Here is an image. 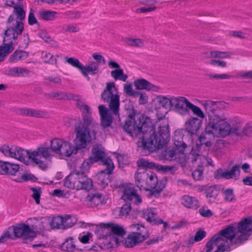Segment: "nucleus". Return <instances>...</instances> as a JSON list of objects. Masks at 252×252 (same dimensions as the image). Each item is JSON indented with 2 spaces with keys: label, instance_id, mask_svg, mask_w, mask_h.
Wrapping results in <instances>:
<instances>
[{
  "label": "nucleus",
  "instance_id": "nucleus-32",
  "mask_svg": "<svg viewBox=\"0 0 252 252\" xmlns=\"http://www.w3.org/2000/svg\"><path fill=\"white\" fill-rule=\"evenodd\" d=\"M233 55V53L230 52H221L220 51L214 50L210 52L207 56V58L220 59H232Z\"/></svg>",
  "mask_w": 252,
  "mask_h": 252
},
{
  "label": "nucleus",
  "instance_id": "nucleus-35",
  "mask_svg": "<svg viewBox=\"0 0 252 252\" xmlns=\"http://www.w3.org/2000/svg\"><path fill=\"white\" fill-rule=\"evenodd\" d=\"M28 69L22 67H14L9 69L8 73L13 76H24L29 74Z\"/></svg>",
  "mask_w": 252,
  "mask_h": 252
},
{
  "label": "nucleus",
  "instance_id": "nucleus-14",
  "mask_svg": "<svg viewBox=\"0 0 252 252\" xmlns=\"http://www.w3.org/2000/svg\"><path fill=\"white\" fill-rule=\"evenodd\" d=\"M171 109L180 114L185 115L188 113V107L190 102L183 96H172Z\"/></svg>",
  "mask_w": 252,
  "mask_h": 252
},
{
  "label": "nucleus",
  "instance_id": "nucleus-48",
  "mask_svg": "<svg viewBox=\"0 0 252 252\" xmlns=\"http://www.w3.org/2000/svg\"><path fill=\"white\" fill-rule=\"evenodd\" d=\"M157 168L165 173H169L173 174L178 170V168L175 166H166V165H157Z\"/></svg>",
  "mask_w": 252,
  "mask_h": 252
},
{
  "label": "nucleus",
  "instance_id": "nucleus-4",
  "mask_svg": "<svg viewBox=\"0 0 252 252\" xmlns=\"http://www.w3.org/2000/svg\"><path fill=\"white\" fill-rule=\"evenodd\" d=\"M13 158L27 165H37L42 169L48 167L50 155L48 148L41 146L34 150H26L15 146Z\"/></svg>",
  "mask_w": 252,
  "mask_h": 252
},
{
  "label": "nucleus",
  "instance_id": "nucleus-36",
  "mask_svg": "<svg viewBox=\"0 0 252 252\" xmlns=\"http://www.w3.org/2000/svg\"><path fill=\"white\" fill-rule=\"evenodd\" d=\"M41 57L45 63L56 65L57 63L59 56L58 55L54 56L49 52L43 51L42 52Z\"/></svg>",
  "mask_w": 252,
  "mask_h": 252
},
{
  "label": "nucleus",
  "instance_id": "nucleus-20",
  "mask_svg": "<svg viewBox=\"0 0 252 252\" xmlns=\"http://www.w3.org/2000/svg\"><path fill=\"white\" fill-rule=\"evenodd\" d=\"M144 238L141 234L130 233L123 241L125 247L133 248L143 242Z\"/></svg>",
  "mask_w": 252,
  "mask_h": 252
},
{
  "label": "nucleus",
  "instance_id": "nucleus-24",
  "mask_svg": "<svg viewBox=\"0 0 252 252\" xmlns=\"http://www.w3.org/2000/svg\"><path fill=\"white\" fill-rule=\"evenodd\" d=\"M98 111L101 126L104 127L109 126L112 122V118L109 114L107 108L104 105H100L98 106Z\"/></svg>",
  "mask_w": 252,
  "mask_h": 252
},
{
  "label": "nucleus",
  "instance_id": "nucleus-61",
  "mask_svg": "<svg viewBox=\"0 0 252 252\" xmlns=\"http://www.w3.org/2000/svg\"><path fill=\"white\" fill-rule=\"evenodd\" d=\"M224 142L223 140L218 141L214 148L215 151L218 153H222L224 152L223 148Z\"/></svg>",
  "mask_w": 252,
  "mask_h": 252
},
{
  "label": "nucleus",
  "instance_id": "nucleus-40",
  "mask_svg": "<svg viewBox=\"0 0 252 252\" xmlns=\"http://www.w3.org/2000/svg\"><path fill=\"white\" fill-rule=\"evenodd\" d=\"M111 76L115 80H121L126 81L127 78V76L124 73L123 69L119 68L111 71Z\"/></svg>",
  "mask_w": 252,
  "mask_h": 252
},
{
  "label": "nucleus",
  "instance_id": "nucleus-63",
  "mask_svg": "<svg viewBox=\"0 0 252 252\" xmlns=\"http://www.w3.org/2000/svg\"><path fill=\"white\" fill-rule=\"evenodd\" d=\"M209 77L211 79H228L231 78V76L228 74H210L209 75Z\"/></svg>",
  "mask_w": 252,
  "mask_h": 252
},
{
  "label": "nucleus",
  "instance_id": "nucleus-31",
  "mask_svg": "<svg viewBox=\"0 0 252 252\" xmlns=\"http://www.w3.org/2000/svg\"><path fill=\"white\" fill-rule=\"evenodd\" d=\"M63 140L60 139V138H55L54 139H52L50 142V147H48L49 149V153L50 155V158H49V164L51 163V154L50 151L51 150L52 152H54L55 153L58 154L60 150V149L61 148V146L62 145L63 142ZM45 147L48 148V147Z\"/></svg>",
  "mask_w": 252,
  "mask_h": 252
},
{
  "label": "nucleus",
  "instance_id": "nucleus-10",
  "mask_svg": "<svg viewBox=\"0 0 252 252\" xmlns=\"http://www.w3.org/2000/svg\"><path fill=\"white\" fill-rule=\"evenodd\" d=\"M20 28L22 29L20 33L18 34L15 39H11L14 45H18L20 49H25L29 46L30 38L28 33H24L22 34L24 30L23 23L15 21L14 23L12 25V26L10 28H8L7 30H13V32H15L19 29H20Z\"/></svg>",
  "mask_w": 252,
  "mask_h": 252
},
{
  "label": "nucleus",
  "instance_id": "nucleus-56",
  "mask_svg": "<svg viewBox=\"0 0 252 252\" xmlns=\"http://www.w3.org/2000/svg\"><path fill=\"white\" fill-rule=\"evenodd\" d=\"M93 234L91 232H87L86 233H83V234H80L78 237L79 241L83 243L87 244L89 243V241L91 238L92 237Z\"/></svg>",
  "mask_w": 252,
  "mask_h": 252
},
{
  "label": "nucleus",
  "instance_id": "nucleus-37",
  "mask_svg": "<svg viewBox=\"0 0 252 252\" xmlns=\"http://www.w3.org/2000/svg\"><path fill=\"white\" fill-rule=\"evenodd\" d=\"M206 196L209 203L214 202L218 194L219 191L214 187H209L206 189Z\"/></svg>",
  "mask_w": 252,
  "mask_h": 252
},
{
  "label": "nucleus",
  "instance_id": "nucleus-64",
  "mask_svg": "<svg viewBox=\"0 0 252 252\" xmlns=\"http://www.w3.org/2000/svg\"><path fill=\"white\" fill-rule=\"evenodd\" d=\"M46 80L52 84H60L62 82V79L59 76H50L46 79Z\"/></svg>",
  "mask_w": 252,
  "mask_h": 252
},
{
  "label": "nucleus",
  "instance_id": "nucleus-58",
  "mask_svg": "<svg viewBox=\"0 0 252 252\" xmlns=\"http://www.w3.org/2000/svg\"><path fill=\"white\" fill-rule=\"evenodd\" d=\"M92 57L93 59L96 61V63L104 64L106 63L104 58L99 53H94L93 54Z\"/></svg>",
  "mask_w": 252,
  "mask_h": 252
},
{
  "label": "nucleus",
  "instance_id": "nucleus-62",
  "mask_svg": "<svg viewBox=\"0 0 252 252\" xmlns=\"http://www.w3.org/2000/svg\"><path fill=\"white\" fill-rule=\"evenodd\" d=\"M206 236V232L203 230H198L194 235V240L195 242L201 241Z\"/></svg>",
  "mask_w": 252,
  "mask_h": 252
},
{
  "label": "nucleus",
  "instance_id": "nucleus-11",
  "mask_svg": "<svg viewBox=\"0 0 252 252\" xmlns=\"http://www.w3.org/2000/svg\"><path fill=\"white\" fill-rule=\"evenodd\" d=\"M104 165L106 167L104 170H101L97 175V182L102 188L106 187L111 181L110 175L114 169V165L111 159L104 160Z\"/></svg>",
  "mask_w": 252,
  "mask_h": 252
},
{
  "label": "nucleus",
  "instance_id": "nucleus-17",
  "mask_svg": "<svg viewBox=\"0 0 252 252\" xmlns=\"http://www.w3.org/2000/svg\"><path fill=\"white\" fill-rule=\"evenodd\" d=\"M122 199L126 201H130L135 204H139L142 202V198L136 193L134 187H126Z\"/></svg>",
  "mask_w": 252,
  "mask_h": 252
},
{
  "label": "nucleus",
  "instance_id": "nucleus-54",
  "mask_svg": "<svg viewBox=\"0 0 252 252\" xmlns=\"http://www.w3.org/2000/svg\"><path fill=\"white\" fill-rule=\"evenodd\" d=\"M131 208L130 205L129 204H125L122 206L121 209L119 210V216L123 218L126 216L131 211Z\"/></svg>",
  "mask_w": 252,
  "mask_h": 252
},
{
  "label": "nucleus",
  "instance_id": "nucleus-23",
  "mask_svg": "<svg viewBox=\"0 0 252 252\" xmlns=\"http://www.w3.org/2000/svg\"><path fill=\"white\" fill-rule=\"evenodd\" d=\"M79 172L71 173L65 179L64 186L70 189L77 190L79 186Z\"/></svg>",
  "mask_w": 252,
  "mask_h": 252
},
{
  "label": "nucleus",
  "instance_id": "nucleus-16",
  "mask_svg": "<svg viewBox=\"0 0 252 252\" xmlns=\"http://www.w3.org/2000/svg\"><path fill=\"white\" fill-rule=\"evenodd\" d=\"M106 230L105 236L112 232L115 235L123 237L126 234V230L122 225L113 223H101L99 228L96 230L97 233H101Z\"/></svg>",
  "mask_w": 252,
  "mask_h": 252
},
{
  "label": "nucleus",
  "instance_id": "nucleus-41",
  "mask_svg": "<svg viewBox=\"0 0 252 252\" xmlns=\"http://www.w3.org/2000/svg\"><path fill=\"white\" fill-rule=\"evenodd\" d=\"M124 41L125 43L129 46L141 47L144 46V41L141 39L127 37Z\"/></svg>",
  "mask_w": 252,
  "mask_h": 252
},
{
  "label": "nucleus",
  "instance_id": "nucleus-50",
  "mask_svg": "<svg viewBox=\"0 0 252 252\" xmlns=\"http://www.w3.org/2000/svg\"><path fill=\"white\" fill-rule=\"evenodd\" d=\"M124 92L128 96L136 97L138 95L139 92L133 90L130 83L125 84L124 86Z\"/></svg>",
  "mask_w": 252,
  "mask_h": 252
},
{
  "label": "nucleus",
  "instance_id": "nucleus-34",
  "mask_svg": "<svg viewBox=\"0 0 252 252\" xmlns=\"http://www.w3.org/2000/svg\"><path fill=\"white\" fill-rule=\"evenodd\" d=\"M172 96H165L159 95L157 97V101L159 105L162 106L163 108L171 109Z\"/></svg>",
  "mask_w": 252,
  "mask_h": 252
},
{
  "label": "nucleus",
  "instance_id": "nucleus-46",
  "mask_svg": "<svg viewBox=\"0 0 252 252\" xmlns=\"http://www.w3.org/2000/svg\"><path fill=\"white\" fill-rule=\"evenodd\" d=\"M15 150V145H3L0 149V151L6 157L13 158V152Z\"/></svg>",
  "mask_w": 252,
  "mask_h": 252
},
{
  "label": "nucleus",
  "instance_id": "nucleus-30",
  "mask_svg": "<svg viewBox=\"0 0 252 252\" xmlns=\"http://www.w3.org/2000/svg\"><path fill=\"white\" fill-rule=\"evenodd\" d=\"M99 65L94 62H92L85 66L83 65L81 72L85 77H88V74L94 75L99 72Z\"/></svg>",
  "mask_w": 252,
  "mask_h": 252
},
{
  "label": "nucleus",
  "instance_id": "nucleus-19",
  "mask_svg": "<svg viewBox=\"0 0 252 252\" xmlns=\"http://www.w3.org/2000/svg\"><path fill=\"white\" fill-rule=\"evenodd\" d=\"M25 16L26 12L21 6H15L13 14L9 17L8 19V28H10L15 21L22 22V21L25 19Z\"/></svg>",
  "mask_w": 252,
  "mask_h": 252
},
{
  "label": "nucleus",
  "instance_id": "nucleus-3",
  "mask_svg": "<svg viewBox=\"0 0 252 252\" xmlns=\"http://www.w3.org/2000/svg\"><path fill=\"white\" fill-rule=\"evenodd\" d=\"M51 97L60 100L72 99L77 101L76 104L81 112L82 120L75 125V144L79 149L85 147L91 139V134L94 135L95 128L98 126V123L93 118L90 107L82 101L80 96L77 95H68L64 93L59 92L52 93Z\"/></svg>",
  "mask_w": 252,
  "mask_h": 252
},
{
  "label": "nucleus",
  "instance_id": "nucleus-42",
  "mask_svg": "<svg viewBox=\"0 0 252 252\" xmlns=\"http://www.w3.org/2000/svg\"><path fill=\"white\" fill-rule=\"evenodd\" d=\"M64 58L65 63H67L73 67L78 69L80 71H81L83 64L78 59L74 57H68L67 56Z\"/></svg>",
  "mask_w": 252,
  "mask_h": 252
},
{
  "label": "nucleus",
  "instance_id": "nucleus-43",
  "mask_svg": "<svg viewBox=\"0 0 252 252\" xmlns=\"http://www.w3.org/2000/svg\"><path fill=\"white\" fill-rule=\"evenodd\" d=\"M77 221V218L74 216L66 215L63 217V228L73 226Z\"/></svg>",
  "mask_w": 252,
  "mask_h": 252
},
{
  "label": "nucleus",
  "instance_id": "nucleus-52",
  "mask_svg": "<svg viewBox=\"0 0 252 252\" xmlns=\"http://www.w3.org/2000/svg\"><path fill=\"white\" fill-rule=\"evenodd\" d=\"M189 104V106L188 107V109H190L192 111L194 114L197 116L198 117L200 118H204L205 117V115L202 110L197 106L194 105L191 102Z\"/></svg>",
  "mask_w": 252,
  "mask_h": 252
},
{
  "label": "nucleus",
  "instance_id": "nucleus-47",
  "mask_svg": "<svg viewBox=\"0 0 252 252\" xmlns=\"http://www.w3.org/2000/svg\"><path fill=\"white\" fill-rule=\"evenodd\" d=\"M7 167L6 168V174L14 175L18 171L20 167L17 164H14L7 162Z\"/></svg>",
  "mask_w": 252,
  "mask_h": 252
},
{
  "label": "nucleus",
  "instance_id": "nucleus-28",
  "mask_svg": "<svg viewBox=\"0 0 252 252\" xmlns=\"http://www.w3.org/2000/svg\"><path fill=\"white\" fill-rule=\"evenodd\" d=\"M79 186L77 190L85 189L89 190L93 188V184L91 179L85 175L84 172L79 173Z\"/></svg>",
  "mask_w": 252,
  "mask_h": 252
},
{
  "label": "nucleus",
  "instance_id": "nucleus-25",
  "mask_svg": "<svg viewBox=\"0 0 252 252\" xmlns=\"http://www.w3.org/2000/svg\"><path fill=\"white\" fill-rule=\"evenodd\" d=\"M134 85L138 90H145L157 92L159 88L144 79H139L134 81Z\"/></svg>",
  "mask_w": 252,
  "mask_h": 252
},
{
  "label": "nucleus",
  "instance_id": "nucleus-59",
  "mask_svg": "<svg viewBox=\"0 0 252 252\" xmlns=\"http://www.w3.org/2000/svg\"><path fill=\"white\" fill-rule=\"evenodd\" d=\"M32 198L34 199L36 204H39L40 202V197L41 195V191L40 189L36 188H32Z\"/></svg>",
  "mask_w": 252,
  "mask_h": 252
},
{
  "label": "nucleus",
  "instance_id": "nucleus-39",
  "mask_svg": "<svg viewBox=\"0 0 252 252\" xmlns=\"http://www.w3.org/2000/svg\"><path fill=\"white\" fill-rule=\"evenodd\" d=\"M49 224L52 229L63 228V218L61 216L53 217Z\"/></svg>",
  "mask_w": 252,
  "mask_h": 252
},
{
  "label": "nucleus",
  "instance_id": "nucleus-9",
  "mask_svg": "<svg viewBox=\"0 0 252 252\" xmlns=\"http://www.w3.org/2000/svg\"><path fill=\"white\" fill-rule=\"evenodd\" d=\"M12 230L14 239L15 238H22L25 243L32 241L36 236V233L30 226L25 223H21L17 226L9 227V232ZM11 233V232H10Z\"/></svg>",
  "mask_w": 252,
  "mask_h": 252
},
{
  "label": "nucleus",
  "instance_id": "nucleus-60",
  "mask_svg": "<svg viewBox=\"0 0 252 252\" xmlns=\"http://www.w3.org/2000/svg\"><path fill=\"white\" fill-rule=\"evenodd\" d=\"M13 236L10 232L8 230L4 231L2 235L0 237V244L7 241L8 239H13Z\"/></svg>",
  "mask_w": 252,
  "mask_h": 252
},
{
  "label": "nucleus",
  "instance_id": "nucleus-53",
  "mask_svg": "<svg viewBox=\"0 0 252 252\" xmlns=\"http://www.w3.org/2000/svg\"><path fill=\"white\" fill-rule=\"evenodd\" d=\"M192 176L196 181H199L203 179V170L200 165H198V168L192 172Z\"/></svg>",
  "mask_w": 252,
  "mask_h": 252
},
{
  "label": "nucleus",
  "instance_id": "nucleus-1",
  "mask_svg": "<svg viewBox=\"0 0 252 252\" xmlns=\"http://www.w3.org/2000/svg\"><path fill=\"white\" fill-rule=\"evenodd\" d=\"M123 128L133 137L142 134L141 147L150 152L163 148L170 139L167 121H158L153 124L150 118L143 116L138 118L129 117Z\"/></svg>",
  "mask_w": 252,
  "mask_h": 252
},
{
  "label": "nucleus",
  "instance_id": "nucleus-6",
  "mask_svg": "<svg viewBox=\"0 0 252 252\" xmlns=\"http://www.w3.org/2000/svg\"><path fill=\"white\" fill-rule=\"evenodd\" d=\"M101 97L104 102L109 103V109L112 113L115 115H119L120 96L115 83H106V89L102 93Z\"/></svg>",
  "mask_w": 252,
  "mask_h": 252
},
{
  "label": "nucleus",
  "instance_id": "nucleus-49",
  "mask_svg": "<svg viewBox=\"0 0 252 252\" xmlns=\"http://www.w3.org/2000/svg\"><path fill=\"white\" fill-rule=\"evenodd\" d=\"M62 248L66 251L73 252L75 249V246L74 244L73 239L69 238L63 244Z\"/></svg>",
  "mask_w": 252,
  "mask_h": 252
},
{
  "label": "nucleus",
  "instance_id": "nucleus-26",
  "mask_svg": "<svg viewBox=\"0 0 252 252\" xmlns=\"http://www.w3.org/2000/svg\"><path fill=\"white\" fill-rule=\"evenodd\" d=\"M17 113L20 115L36 118H45L48 115L45 111L29 108H19Z\"/></svg>",
  "mask_w": 252,
  "mask_h": 252
},
{
  "label": "nucleus",
  "instance_id": "nucleus-18",
  "mask_svg": "<svg viewBox=\"0 0 252 252\" xmlns=\"http://www.w3.org/2000/svg\"><path fill=\"white\" fill-rule=\"evenodd\" d=\"M86 201L89 207H94L104 204L105 199L100 193H90L86 197Z\"/></svg>",
  "mask_w": 252,
  "mask_h": 252
},
{
  "label": "nucleus",
  "instance_id": "nucleus-33",
  "mask_svg": "<svg viewBox=\"0 0 252 252\" xmlns=\"http://www.w3.org/2000/svg\"><path fill=\"white\" fill-rule=\"evenodd\" d=\"M189 159H190L192 162H198V164L202 165L204 163L205 158L200 154L198 150H196L192 148L189 155Z\"/></svg>",
  "mask_w": 252,
  "mask_h": 252
},
{
  "label": "nucleus",
  "instance_id": "nucleus-8",
  "mask_svg": "<svg viewBox=\"0 0 252 252\" xmlns=\"http://www.w3.org/2000/svg\"><path fill=\"white\" fill-rule=\"evenodd\" d=\"M22 29H19L15 32L13 30H6L4 32L3 45L0 46V62L3 57L11 53L14 49V45L11 39H15L20 33Z\"/></svg>",
  "mask_w": 252,
  "mask_h": 252
},
{
  "label": "nucleus",
  "instance_id": "nucleus-29",
  "mask_svg": "<svg viewBox=\"0 0 252 252\" xmlns=\"http://www.w3.org/2000/svg\"><path fill=\"white\" fill-rule=\"evenodd\" d=\"M181 203L185 207L192 209H197L199 207L198 200L195 197L188 195H185L182 197Z\"/></svg>",
  "mask_w": 252,
  "mask_h": 252
},
{
  "label": "nucleus",
  "instance_id": "nucleus-5",
  "mask_svg": "<svg viewBox=\"0 0 252 252\" xmlns=\"http://www.w3.org/2000/svg\"><path fill=\"white\" fill-rule=\"evenodd\" d=\"M135 183L140 189L150 190L156 189L158 192L164 187L162 182H158L156 174L147 171L142 169H138L134 174Z\"/></svg>",
  "mask_w": 252,
  "mask_h": 252
},
{
  "label": "nucleus",
  "instance_id": "nucleus-21",
  "mask_svg": "<svg viewBox=\"0 0 252 252\" xmlns=\"http://www.w3.org/2000/svg\"><path fill=\"white\" fill-rule=\"evenodd\" d=\"M202 121L197 118L188 119L185 123V129L190 134H195L202 126Z\"/></svg>",
  "mask_w": 252,
  "mask_h": 252
},
{
  "label": "nucleus",
  "instance_id": "nucleus-57",
  "mask_svg": "<svg viewBox=\"0 0 252 252\" xmlns=\"http://www.w3.org/2000/svg\"><path fill=\"white\" fill-rule=\"evenodd\" d=\"M210 63L214 66H217L218 67H220L221 68H224L227 66V63L226 62L223 60H212L210 62Z\"/></svg>",
  "mask_w": 252,
  "mask_h": 252
},
{
  "label": "nucleus",
  "instance_id": "nucleus-15",
  "mask_svg": "<svg viewBox=\"0 0 252 252\" xmlns=\"http://www.w3.org/2000/svg\"><path fill=\"white\" fill-rule=\"evenodd\" d=\"M98 126L95 128V133L94 135L93 134V133H91V139L90 141L86 144V146L84 148H82L81 149H79L76 147V145L75 144V139H74V142L75 144V147L72 145V144L68 141H64L63 142L62 145L61 146V148L60 149V150L59 152L58 155L63 156L65 157H70L72 154L76 153V150H81L83 149H85L87 147V145L90 143L93 139H94L95 138L96 134V131L97 129L98 128Z\"/></svg>",
  "mask_w": 252,
  "mask_h": 252
},
{
  "label": "nucleus",
  "instance_id": "nucleus-7",
  "mask_svg": "<svg viewBox=\"0 0 252 252\" xmlns=\"http://www.w3.org/2000/svg\"><path fill=\"white\" fill-rule=\"evenodd\" d=\"M177 134L176 132L174 137V149H167L161 153V157L168 160L178 159L181 163L186 161L185 152L187 148V145L182 141H179L176 139Z\"/></svg>",
  "mask_w": 252,
  "mask_h": 252
},
{
  "label": "nucleus",
  "instance_id": "nucleus-22",
  "mask_svg": "<svg viewBox=\"0 0 252 252\" xmlns=\"http://www.w3.org/2000/svg\"><path fill=\"white\" fill-rule=\"evenodd\" d=\"M158 212L155 208H148L143 211V217L153 224H160L163 220L157 217Z\"/></svg>",
  "mask_w": 252,
  "mask_h": 252
},
{
  "label": "nucleus",
  "instance_id": "nucleus-13",
  "mask_svg": "<svg viewBox=\"0 0 252 252\" xmlns=\"http://www.w3.org/2000/svg\"><path fill=\"white\" fill-rule=\"evenodd\" d=\"M240 166L236 164L233 166L229 170H224L219 168L214 173V177L217 179H224L226 180L233 179L237 180L239 179L240 175Z\"/></svg>",
  "mask_w": 252,
  "mask_h": 252
},
{
  "label": "nucleus",
  "instance_id": "nucleus-45",
  "mask_svg": "<svg viewBox=\"0 0 252 252\" xmlns=\"http://www.w3.org/2000/svg\"><path fill=\"white\" fill-rule=\"evenodd\" d=\"M39 15L40 17L45 20H53L57 17V13L52 11H42L40 12Z\"/></svg>",
  "mask_w": 252,
  "mask_h": 252
},
{
  "label": "nucleus",
  "instance_id": "nucleus-55",
  "mask_svg": "<svg viewBox=\"0 0 252 252\" xmlns=\"http://www.w3.org/2000/svg\"><path fill=\"white\" fill-rule=\"evenodd\" d=\"M199 213L201 216L205 218H209L213 216V213L207 207H202L199 210Z\"/></svg>",
  "mask_w": 252,
  "mask_h": 252
},
{
  "label": "nucleus",
  "instance_id": "nucleus-2",
  "mask_svg": "<svg viewBox=\"0 0 252 252\" xmlns=\"http://www.w3.org/2000/svg\"><path fill=\"white\" fill-rule=\"evenodd\" d=\"M205 113L207 117V122L204 134L200 135L199 140L201 148L210 147L212 143L207 137V135L213 137H224L230 133H237L241 125L239 120L235 126H231L227 120V116L222 112L226 109L228 104L222 101H213L210 100L202 102Z\"/></svg>",
  "mask_w": 252,
  "mask_h": 252
},
{
  "label": "nucleus",
  "instance_id": "nucleus-51",
  "mask_svg": "<svg viewBox=\"0 0 252 252\" xmlns=\"http://www.w3.org/2000/svg\"><path fill=\"white\" fill-rule=\"evenodd\" d=\"M137 165L139 167H146V168H154L156 166L155 163L150 162L149 160L144 158H141L137 161Z\"/></svg>",
  "mask_w": 252,
  "mask_h": 252
},
{
  "label": "nucleus",
  "instance_id": "nucleus-12",
  "mask_svg": "<svg viewBox=\"0 0 252 252\" xmlns=\"http://www.w3.org/2000/svg\"><path fill=\"white\" fill-rule=\"evenodd\" d=\"M93 157L88 160H85L82 164L81 168L83 170L86 171L90 168V163L92 164L94 162H97L101 160L102 164L104 165V160L110 159L109 158H105V153L104 149L101 145H95L92 149Z\"/></svg>",
  "mask_w": 252,
  "mask_h": 252
},
{
  "label": "nucleus",
  "instance_id": "nucleus-38",
  "mask_svg": "<svg viewBox=\"0 0 252 252\" xmlns=\"http://www.w3.org/2000/svg\"><path fill=\"white\" fill-rule=\"evenodd\" d=\"M130 228L133 231L131 233L141 234L144 238V240L148 237L147 229L143 225L139 224H133L130 225Z\"/></svg>",
  "mask_w": 252,
  "mask_h": 252
},
{
  "label": "nucleus",
  "instance_id": "nucleus-27",
  "mask_svg": "<svg viewBox=\"0 0 252 252\" xmlns=\"http://www.w3.org/2000/svg\"><path fill=\"white\" fill-rule=\"evenodd\" d=\"M29 56V52L22 49L16 50L9 57L8 62L10 63H17L25 60Z\"/></svg>",
  "mask_w": 252,
  "mask_h": 252
},
{
  "label": "nucleus",
  "instance_id": "nucleus-44",
  "mask_svg": "<svg viewBox=\"0 0 252 252\" xmlns=\"http://www.w3.org/2000/svg\"><path fill=\"white\" fill-rule=\"evenodd\" d=\"M222 194L225 201L230 202H235L236 201V198L232 189H227L223 190Z\"/></svg>",
  "mask_w": 252,
  "mask_h": 252
}]
</instances>
